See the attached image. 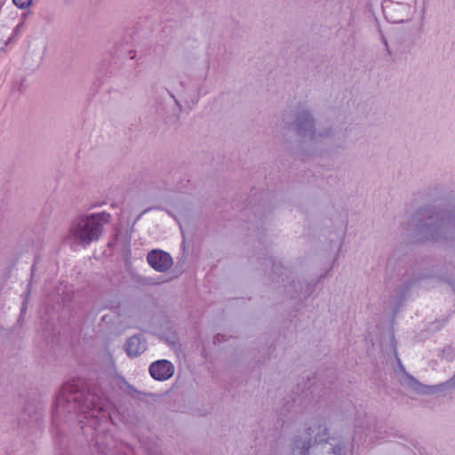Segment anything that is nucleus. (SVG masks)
Masks as SVG:
<instances>
[{
    "label": "nucleus",
    "instance_id": "f257e3e1",
    "mask_svg": "<svg viewBox=\"0 0 455 455\" xmlns=\"http://www.w3.org/2000/svg\"><path fill=\"white\" fill-rule=\"evenodd\" d=\"M110 214L102 212L92 215L73 227L70 235L84 246L99 239L102 233V226L110 221Z\"/></svg>",
    "mask_w": 455,
    "mask_h": 455
},
{
    "label": "nucleus",
    "instance_id": "423d86ee",
    "mask_svg": "<svg viewBox=\"0 0 455 455\" xmlns=\"http://www.w3.org/2000/svg\"><path fill=\"white\" fill-rule=\"evenodd\" d=\"M101 410H102V408H101V407H99V406H97V405L93 404V406H92V408L91 409V411H88V417H89V416H92V417H97L96 415H94V412H95V411H98V412H99V411H100Z\"/></svg>",
    "mask_w": 455,
    "mask_h": 455
},
{
    "label": "nucleus",
    "instance_id": "20e7f679",
    "mask_svg": "<svg viewBox=\"0 0 455 455\" xmlns=\"http://www.w3.org/2000/svg\"><path fill=\"white\" fill-rule=\"evenodd\" d=\"M125 349L129 356H137L145 350V345L140 337L133 336L127 340Z\"/></svg>",
    "mask_w": 455,
    "mask_h": 455
},
{
    "label": "nucleus",
    "instance_id": "39448f33",
    "mask_svg": "<svg viewBox=\"0 0 455 455\" xmlns=\"http://www.w3.org/2000/svg\"><path fill=\"white\" fill-rule=\"evenodd\" d=\"M13 4L20 9H25L28 7L32 0H12Z\"/></svg>",
    "mask_w": 455,
    "mask_h": 455
},
{
    "label": "nucleus",
    "instance_id": "7ed1b4c3",
    "mask_svg": "<svg viewBox=\"0 0 455 455\" xmlns=\"http://www.w3.org/2000/svg\"><path fill=\"white\" fill-rule=\"evenodd\" d=\"M174 371L173 365L167 360H159L152 363L149 367V372L156 380H166L170 379Z\"/></svg>",
    "mask_w": 455,
    "mask_h": 455
},
{
    "label": "nucleus",
    "instance_id": "f03ea898",
    "mask_svg": "<svg viewBox=\"0 0 455 455\" xmlns=\"http://www.w3.org/2000/svg\"><path fill=\"white\" fill-rule=\"evenodd\" d=\"M147 260L149 266L158 272L169 270L173 260L171 255L161 250H153L148 253Z\"/></svg>",
    "mask_w": 455,
    "mask_h": 455
}]
</instances>
